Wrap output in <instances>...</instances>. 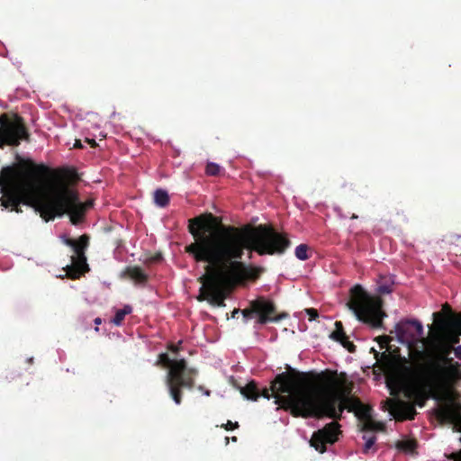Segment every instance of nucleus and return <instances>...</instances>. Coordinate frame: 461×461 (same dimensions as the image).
I'll return each mask as SVG.
<instances>
[{
  "label": "nucleus",
  "mask_w": 461,
  "mask_h": 461,
  "mask_svg": "<svg viewBox=\"0 0 461 461\" xmlns=\"http://www.w3.org/2000/svg\"><path fill=\"white\" fill-rule=\"evenodd\" d=\"M447 457L454 461H461V449L457 452L451 453Z\"/></svg>",
  "instance_id": "473e14b6"
},
{
  "label": "nucleus",
  "mask_w": 461,
  "mask_h": 461,
  "mask_svg": "<svg viewBox=\"0 0 461 461\" xmlns=\"http://www.w3.org/2000/svg\"><path fill=\"white\" fill-rule=\"evenodd\" d=\"M222 428H224L226 430H232L234 429H238L239 428V423L236 421V422H232L230 420H228L226 424H223L221 425Z\"/></svg>",
  "instance_id": "7c9ffc66"
},
{
  "label": "nucleus",
  "mask_w": 461,
  "mask_h": 461,
  "mask_svg": "<svg viewBox=\"0 0 461 461\" xmlns=\"http://www.w3.org/2000/svg\"><path fill=\"white\" fill-rule=\"evenodd\" d=\"M262 271H263V269H262V268H260V267H252V268H250V272H251V273H250V276H251L252 278H254V279H255V278H258V276H259V274H260Z\"/></svg>",
  "instance_id": "2f4dec72"
},
{
  "label": "nucleus",
  "mask_w": 461,
  "mask_h": 461,
  "mask_svg": "<svg viewBox=\"0 0 461 461\" xmlns=\"http://www.w3.org/2000/svg\"><path fill=\"white\" fill-rule=\"evenodd\" d=\"M154 200L157 205L166 207L169 203V196L167 191L158 189L154 193Z\"/></svg>",
  "instance_id": "412c9836"
},
{
  "label": "nucleus",
  "mask_w": 461,
  "mask_h": 461,
  "mask_svg": "<svg viewBox=\"0 0 461 461\" xmlns=\"http://www.w3.org/2000/svg\"><path fill=\"white\" fill-rule=\"evenodd\" d=\"M452 359L447 357H438L427 361L419 381L410 389L409 396L419 400V405L423 406L429 398L442 399L443 395L450 390L457 378V364H452Z\"/></svg>",
  "instance_id": "20e7f679"
},
{
  "label": "nucleus",
  "mask_w": 461,
  "mask_h": 461,
  "mask_svg": "<svg viewBox=\"0 0 461 461\" xmlns=\"http://www.w3.org/2000/svg\"><path fill=\"white\" fill-rule=\"evenodd\" d=\"M295 378L287 372L278 374L271 382L269 388H264L260 392V396L269 400L274 397L276 403H279L285 411H289L294 417H300L293 413V407L288 401L287 397L293 396L300 391H316L317 388H301L294 389Z\"/></svg>",
  "instance_id": "6e6552de"
},
{
  "label": "nucleus",
  "mask_w": 461,
  "mask_h": 461,
  "mask_svg": "<svg viewBox=\"0 0 461 461\" xmlns=\"http://www.w3.org/2000/svg\"><path fill=\"white\" fill-rule=\"evenodd\" d=\"M375 357L377 362H379L384 367V369L390 368L392 366L393 357L390 353L384 351L380 354L379 352L375 351Z\"/></svg>",
  "instance_id": "4be33fe9"
},
{
  "label": "nucleus",
  "mask_w": 461,
  "mask_h": 461,
  "mask_svg": "<svg viewBox=\"0 0 461 461\" xmlns=\"http://www.w3.org/2000/svg\"><path fill=\"white\" fill-rule=\"evenodd\" d=\"M122 276L130 278L138 285H145L149 280V276L140 267L130 266L127 267L122 274Z\"/></svg>",
  "instance_id": "ddd939ff"
},
{
  "label": "nucleus",
  "mask_w": 461,
  "mask_h": 461,
  "mask_svg": "<svg viewBox=\"0 0 461 461\" xmlns=\"http://www.w3.org/2000/svg\"><path fill=\"white\" fill-rule=\"evenodd\" d=\"M132 312V308L131 305H125L122 309H120L116 312L113 319V323L116 326H120L122 322L123 321L125 316L127 314H130Z\"/></svg>",
  "instance_id": "5701e85b"
},
{
  "label": "nucleus",
  "mask_w": 461,
  "mask_h": 461,
  "mask_svg": "<svg viewBox=\"0 0 461 461\" xmlns=\"http://www.w3.org/2000/svg\"><path fill=\"white\" fill-rule=\"evenodd\" d=\"M199 390L203 391V393L207 396H209L211 393L209 390H203V386H199Z\"/></svg>",
  "instance_id": "ea45409f"
},
{
  "label": "nucleus",
  "mask_w": 461,
  "mask_h": 461,
  "mask_svg": "<svg viewBox=\"0 0 461 461\" xmlns=\"http://www.w3.org/2000/svg\"><path fill=\"white\" fill-rule=\"evenodd\" d=\"M205 173L208 176H219L221 173V167L216 163L210 162L206 165Z\"/></svg>",
  "instance_id": "a878e982"
},
{
  "label": "nucleus",
  "mask_w": 461,
  "mask_h": 461,
  "mask_svg": "<svg viewBox=\"0 0 461 461\" xmlns=\"http://www.w3.org/2000/svg\"><path fill=\"white\" fill-rule=\"evenodd\" d=\"M308 250L309 247L306 244H300L295 248V257L300 260H306L309 258Z\"/></svg>",
  "instance_id": "393cba45"
},
{
  "label": "nucleus",
  "mask_w": 461,
  "mask_h": 461,
  "mask_svg": "<svg viewBox=\"0 0 461 461\" xmlns=\"http://www.w3.org/2000/svg\"><path fill=\"white\" fill-rule=\"evenodd\" d=\"M75 148H82V144H81L80 140L76 141Z\"/></svg>",
  "instance_id": "37998d69"
},
{
  "label": "nucleus",
  "mask_w": 461,
  "mask_h": 461,
  "mask_svg": "<svg viewBox=\"0 0 461 461\" xmlns=\"http://www.w3.org/2000/svg\"><path fill=\"white\" fill-rule=\"evenodd\" d=\"M241 314L245 322L252 318H257L256 322L260 325L278 322L287 317L285 313L278 315L275 303L264 296L250 301L249 306L242 310Z\"/></svg>",
  "instance_id": "1a4fd4ad"
},
{
  "label": "nucleus",
  "mask_w": 461,
  "mask_h": 461,
  "mask_svg": "<svg viewBox=\"0 0 461 461\" xmlns=\"http://www.w3.org/2000/svg\"><path fill=\"white\" fill-rule=\"evenodd\" d=\"M241 394L249 400L257 401L260 397V391L256 382L251 381L241 389Z\"/></svg>",
  "instance_id": "a211bd4d"
},
{
  "label": "nucleus",
  "mask_w": 461,
  "mask_h": 461,
  "mask_svg": "<svg viewBox=\"0 0 461 461\" xmlns=\"http://www.w3.org/2000/svg\"><path fill=\"white\" fill-rule=\"evenodd\" d=\"M156 365L169 367L165 383L171 399L176 405H180L182 403V390H191L194 386L196 370L188 368L185 359H170L167 353L158 355Z\"/></svg>",
  "instance_id": "423d86ee"
},
{
  "label": "nucleus",
  "mask_w": 461,
  "mask_h": 461,
  "mask_svg": "<svg viewBox=\"0 0 461 461\" xmlns=\"http://www.w3.org/2000/svg\"><path fill=\"white\" fill-rule=\"evenodd\" d=\"M339 425L333 421L327 424L323 429L315 431L310 440V444L320 453L326 451V444H333L338 440Z\"/></svg>",
  "instance_id": "9d476101"
},
{
  "label": "nucleus",
  "mask_w": 461,
  "mask_h": 461,
  "mask_svg": "<svg viewBox=\"0 0 461 461\" xmlns=\"http://www.w3.org/2000/svg\"><path fill=\"white\" fill-rule=\"evenodd\" d=\"M86 141L87 143H89V144L91 145V147H92V148H95V147H96V145H97V144H96V142H95V140L94 139H88V138H86Z\"/></svg>",
  "instance_id": "e433bc0d"
},
{
  "label": "nucleus",
  "mask_w": 461,
  "mask_h": 461,
  "mask_svg": "<svg viewBox=\"0 0 461 461\" xmlns=\"http://www.w3.org/2000/svg\"><path fill=\"white\" fill-rule=\"evenodd\" d=\"M383 303L381 297L372 296L360 285H356L350 289L347 306L358 321L373 329H382L383 319L387 316L383 310Z\"/></svg>",
  "instance_id": "39448f33"
},
{
  "label": "nucleus",
  "mask_w": 461,
  "mask_h": 461,
  "mask_svg": "<svg viewBox=\"0 0 461 461\" xmlns=\"http://www.w3.org/2000/svg\"><path fill=\"white\" fill-rule=\"evenodd\" d=\"M330 339L335 341L340 342L343 347H347L345 340L348 339L341 321L335 322V330L330 334Z\"/></svg>",
  "instance_id": "6ab92c4d"
},
{
  "label": "nucleus",
  "mask_w": 461,
  "mask_h": 461,
  "mask_svg": "<svg viewBox=\"0 0 461 461\" xmlns=\"http://www.w3.org/2000/svg\"><path fill=\"white\" fill-rule=\"evenodd\" d=\"M394 285L393 278L390 276H380L377 281V292L381 294H387L393 292Z\"/></svg>",
  "instance_id": "f3484780"
},
{
  "label": "nucleus",
  "mask_w": 461,
  "mask_h": 461,
  "mask_svg": "<svg viewBox=\"0 0 461 461\" xmlns=\"http://www.w3.org/2000/svg\"><path fill=\"white\" fill-rule=\"evenodd\" d=\"M436 325L438 326L439 330L447 335L448 340L451 344H457L459 342V337L461 336V330H454L445 324V321H450L456 317H446L443 312H438L433 313Z\"/></svg>",
  "instance_id": "f8f14e48"
},
{
  "label": "nucleus",
  "mask_w": 461,
  "mask_h": 461,
  "mask_svg": "<svg viewBox=\"0 0 461 461\" xmlns=\"http://www.w3.org/2000/svg\"><path fill=\"white\" fill-rule=\"evenodd\" d=\"M320 381L322 383L321 388H317L316 391H300L286 398L294 415L340 420L343 411L347 410L354 412L361 420L372 417V408L350 395L351 388L345 386V374H340L339 378L336 371L326 370L320 375Z\"/></svg>",
  "instance_id": "7ed1b4c3"
},
{
  "label": "nucleus",
  "mask_w": 461,
  "mask_h": 461,
  "mask_svg": "<svg viewBox=\"0 0 461 461\" xmlns=\"http://www.w3.org/2000/svg\"><path fill=\"white\" fill-rule=\"evenodd\" d=\"M345 344L347 347H345L349 352H355L356 346L348 340V338L345 340Z\"/></svg>",
  "instance_id": "72a5a7b5"
},
{
  "label": "nucleus",
  "mask_w": 461,
  "mask_h": 461,
  "mask_svg": "<svg viewBox=\"0 0 461 461\" xmlns=\"http://www.w3.org/2000/svg\"><path fill=\"white\" fill-rule=\"evenodd\" d=\"M390 414L398 421L414 420L417 412L414 404L402 400H387Z\"/></svg>",
  "instance_id": "9b49d317"
},
{
  "label": "nucleus",
  "mask_w": 461,
  "mask_h": 461,
  "mask_svg": "<svg viewBox=\"0 0 461 461\" xmlns=\"http://www.w3.org/2000/svg\"><path fill=\"white\" fill-rule=\"evenodd\" d=\"M231 440H232V441H234V442H236V441H237V437H232V438H231Z\"/></svg>",
  "instance_id": "c03bdc74"
},
{
  "label": "nucleus",
  "mask_w": 461,
  "mask_h": 461,
  "mask_svg": "<svg viewBox=\"0 0 461 461\" xmlns=\"http://www.w3.org/2000/svg\"><path fill=\"white\" fill-rule=\"evenodd\" d=\"M162 258L161 255L160 254H158L156 255L155 257L152 258V261H159L160 259Z\"/></svg>",
  "instance_id": "58836bf2"
},
{
  "label": "nucleus",
  "mask_w": 461,
  "mask_h": 461,
  "mask_svg": "<svg viewBox=\"0 0 461 461\" xmlns=\"http://www.w3.org/2000/svg\"><path fill=\"white\" fill-rule=\"evenodd\" d=\"M375 340L378 342L381 348H384L388 347V345L391 341V338L387 335H383V336L377 337L375 339Z\"/></svg>",
  "instance_id": "cd10ccee"
},
{
  "label": "nucleus",
  "mask_w": 461,
  "mask_h": 461,
  "mask_svg": "<svg viewBox=\"0 0 461 461\" xmlns=\"http://www.w3.org/2000/svg\"><path fill=\"white\" fill-rule=\"evenodd\" d=\"M362 430H382L384 424L381 422L375 421L372 417L363 420Z\"/></svg>",
  "instance_id": "b1692460"
},
{
  "label": "nucleus",
  "mask_w": 461,
  "mask_h": 461,
  "mask_svg": "<svg viewBox=\"0 0 461 461\" xmlns=\"http://www.w3.org/2000/svg\"><path fill=\"white\" fill-rule=\"evenodd\" d=\"M94 322L95 325H100L102 323V319L97 317L95 319Z\"/></svg>",
  "instance_id": "a19ab883"
},
{
  "label": "nucleus",
  "mask_w": 461,
  "mask_h": 461,
  "mask_svg": "<svg viewBox=\"0 0 461 461\" xmlns=\"http://www.w3.org/2000/svg\"><path fill=\"white\" fill-rule=\"evenodd\" d=\"M213 221L212 213L189 220L188 231L194 241L185 246V251L195 262L207 263L205 273L198 278L202 284L198 301L206 300L212 305L223 307L226 292L246 274V267L240 261L245 249L260 256L282 255L291 241L286 233L276 231L271 225L217 228ZM249 258H252L251 253Z\"/></svg>",
  "instance_id": "f257e3e1"
},
{
  "label": "nucleus",
  "mask_w": 461,
  "mask_h": 461,
  "mask_svg": "<svg viewBox=\"0 0 461 461\" xmlns=\"http://www.w3.org/2000/svg\"><path fill=\"white\" fill-rule=\"evenodd\" d=\"M72 265L68 267V274L72 278H78L81 275L89 270V267L86 262V257H71Z\"/></svg>",
  "instance_id": "4468645a"
},
{
  "label": "nucleus",
  "mask_w": 461,
  "mask_h": 461,
  "mask_svg": "<svg viewBox=\"0 0 461 461\" xmlns=\"http://www.w3.org/2000/svg\"><path fill=\"white\" fill-rule=\"evenodd\" d=\"M241 312H242V310H240V309H234V310L232 311V312H231V317H232V318H235V317H236V315H237L238 313H240V312L241 313Z\"/></svg>",
  "instance_id": "4c0bfd02"
},
{
  "label": "nucleus",
  "mask_w": 461,
  "mask_h": 461,
  "mask_svg": "<svg viewBox=\"0 0 461 461\" xmlns=\"http://www.w3.org/2000/svg\"><path fill=\"white\" fill-rule=\"evenodd\" d=\"M16 163L2 167L0 205L12 212H22L21 204L32 207L45 221H53L64 214L77 225L83 221L93 201L80 202L78 194L66 183H58L46 188V179L51 174L44 164H36L31 158L15 156Z\"/></svg>",
  "instance_id": "f03ea898"
},
{
  "label": "nucleus",
  "mask_w": 461,
  "mask_h": 461,
  "mask_svg": "<svg viewBox=\"0 0 461 461\" xmlns=\"http://www.w3.org/2000/svg\"><path fill=\"white\" fill-rule=\"evenodd\" d=\"M357 216L356 214H353V215L351 216V219H357Z\"/></svg>",
  "instance_id": "a18cd8bd"
},
{
  "label": "nucleus",
  "mask_w": 461,
  "mask_h": 461,
  "mask_svg": "<svg viewBox=\"0 0 461 461\" xmlns=\"http://www.w3.org/2000/svg\"><path fill=\"white\" fill-rule=\"evenodd\" d=\"M363 438L366 440V443H365V446H364V448H363V452L365 454H367L369 452V450L375 445V443L376 441V437L375 436H371L369 438H366V436H364Z\"/></svg>",
  "instance_id": "bb28decb"
},
{
  "label": "nucleus",
  "mask_w": 461,
  "mask_h": 461,
  "mask_svg": "<svg viewBox=\"0 0 461 461\" xmlns=\"http://www.w3.org/2000/svg\"><path fill=\"white\" fill-rule=\"evenodd\" d=\"M455 355L457 358L461 359V346L455 348Z\"/></svg>",
  "instance_id": "c9c22d12"
},
{
  "label": "nucleus",
  "mask_w": 461,
  "mask_h": 461,
  "mask_svg": "<svg viewBox=\"0 0 461 461\" xmlns=\"http://www.w3.org/2000/svg\"><path fill=\"white\" fill-rule=\"evenodd\" d=\"M411 325L415 328L419 335L422 334L423 327L422 324L417 320H406L404 321L398 322L395 325V331L399 338H402L408 334L407 326Z\"/></svg>",
  "instance_id": "dca6fc26"
},
{
  "label": "nucleus",
  "mask_w": 461,
  "mask_h": 461,
  "mask_svg": "<svg viewBox=\"0 0 461 461\" xmlns=\"http://www.w3.org/2000/svg\"><path fill=\"white\" fill-rule=\"evenodd\" d=\"M447 324V321H445ZM448 326L454 330H461V318L453 319L448 321Z\"/></svg>",
  "instance_id": "c756f323"
},
{
  "label": "nucleus",
  "mask_w": 461,
  "mask_h": 461,
  "mask_svg": "<svg viewBox=\"0 0 461 461\" xmlns=\"http://www.w3.org/2000/svg\"><path fill=\"white\" fill-rule=\"evenodd\" d=\"M89 238L87 235L84 234L79 237L78 240H75L72 239H67L65 240L66 245L71 247L74 250L75 255L77 257H86L85 252L88 246Z\"/></svg>",
  "instance_id": "2eb2a0df"
},
{
  "label": "nucleus",
  "mask_w": 461,
  "mask_h": 461,
  "mask_svg": "<svg viewBox=\"0 0 461 461\" xmlns=\"http://www.w3.org/2000/svg\"><path fill=\"white\" fill-rule=\"evenodd\" d=\"M30 140L31 134L21 115L13 112L0 114V149L18 147L22 141Z\"/></svg>",
  "instance_id": "0eeeda50"
},
{
  "label": "nucleus",
  "mask_w": 461,
  "mask_h": 461,
  "mask_svg": "<svg viewBox=\"0 0 461 461\" xmlns=\"http://www.w3.org/2000/svg\"><path fill=\"white\" fill-rule=\"evenodd\" d=\"M305 312L308 315L310 321H314L319 317L318 311L314 308L305 309Z\"/></svg>",
  "instance_id": "c85d7f7f"
},
{
  "label": "nucleus",
  "mask_w": 461,
  "mask_h": 461,
  "mask_svg": "<svg viewBox=\"0 0 461 461\" xmlns=\"http://www.w3.org/2000/svg\"><path fill=\"white\" fill-rule=\"evenodd\" d=\"M443 310H447L451 313V309L447 303H445L443 305Z\"/></svg>",
  "instance_id": "79ce46f5"
},
{
  "label": "nucleus",
  "mask_w": 461,
  "mask_h": 461,
  "mask_svg": "<svg viewBox=\"0 0 461 461\" xmlns=\"http://www.w3.org/2000/svg\"><path fill=\"white\" fill-rule=\"evenodd\" d=\"M168 349L171 350L172 352L177 353L179 351V346L171 343L168 346Z\"/></svg>",
  "instance_id": "f704fd0d"
},
{
  "label": "nucleus",
  "mask_w": 461,
  "mask_h": 461,
  "mask_svg": "<svg viewBox=\"0 0 461 461\" xmlns=\"http://www.w3.org/2000/svg\"><path fill=\"white\" fill-rule=\"evenodd\" d=\"M396 447L406 453H412L417 447L415 439H403L396 443Z\"/></svg>",
  "instance_id": "aec40b11"
}]
</instances>
